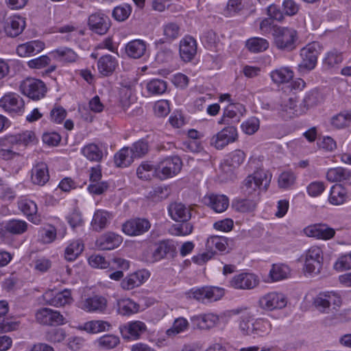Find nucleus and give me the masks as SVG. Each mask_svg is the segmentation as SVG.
<instances>
[{
    "label": "nucleus",
    "instance_id": "obj_1",
    "mask_svg": "<svg viewBox=\"0 0 351 351\" xmlns=\"http://www.w3.org/2000/svg\"><path fill=\"white\" fill-rule=\"evenodd\" d=\"M341 304L340 298L335 293H320L313 300L315 307L321 313H331V316H328L330 320L337 322L343 321V314L339 313L337 306H339Z\"/></svg>",
    "mask_w": 351,
    "mask_h": 351
},
{
    "label": "nucleus",
    "instance_id": "obj_2",
    "mask_svg": "<svg viewBox=\"0 0 351 351\" xmlns=\"http://www.w3.org/2000/svg\"><path fill=\"white\" fill-rule=\"evenodd\" d=\"M272 36L274 45L278 49L284 51H291L296 47L298 34L293 28L274 26Z\"/></svg>",
    "mask_w": 351,
    "mask_h": 351
},
{
    "label": "nucleus",
    "instance_id": "obj_3",
    "mask_svg": "<svg viewBox=\"0 0 351 351\" xmlns=\"http://www.w3.org/2000/svg\"><path fill=\"white\" fill-rule=\"evenodd\" d=\"M271 175L264 169H259L249 175L243 181L242 190L245 195H251L257 189L266 191L271 182Z\"/></svg>",
    "mask_w": 351,
    "mask_h": 351
},
{
    "label": "nucleus",
    "instance_id": "obj_4",
    "mask_svg": "<svg viewBox=\"0 0 351 351\" xmlns=\"http://www.w3.org/2000/svg\"><path fill=\"white\" fill-rule=\"evenodd\" d=\"M304 261V270L310 274H318L322 268L323 253L320 247H310L300 258Z\"/></svg>",
    "mask_w": 351,
    "mask_h": 351
},
{
    "label": "nucleus",
    "instance_id": "obj_5",
    "mask_svg": "<svg viewBox=\"0 0 351 351\" xmlns=\"http://www.w3.org/2000/svg\"><path fill=\"white\" fill-rule=\"evenodd\" d=\"M182 162L178 156L163 159L157 165L158 178L165 180L176 176L181 170Z\"/></svg>",
    "mask_w": 351,
    "mask_h": 351
},
{
    "label": "nucleus",
    "instance_id": "obj_6",
    "mask_svg": "<svg viewBox=\"0 0 351 351\" xmlns=\"http://www.w3.org/2000/svg\"><path fill=\"white\" fill-rule=\"evenodd\" d=\"M25 27V19L17 15L0 18V32L14 38L22 33Z\"/></svg>",
    "mask_w": 351,
    "mask_h": 351
},
{
    "label": "nucleus",
    "instance_id": "obj_7",
    "mask_svg": "<svg viewBox=\"0 0 351 351\" xmlns=\"http://www.w3.org/2000/svg\"><path fill=\"white\" fill-rule=\"evenodd\" d=\"M20 89L23 94L29 99L38 100L45 96L47 91L45 84L40 80L35 78H27L23 80Z\"/></svg>",
    "mask_w": 351,
    "mask_h": 351
},
{
    "label": "nucleus",
    "instance_id": "obj_8",
    "mask_svg": "<svg viewBox=\"0 0 351 351\" xmlns=\"http://www.w3.org/2000/svg\"><path fill=\"white\" fill-rule=\"evenodd\" d=\"M224 294L223 289L217 287H204L191 289L187 295L189 298H193L201 302L217 301L221 299Z\"/></svg>",
    "mask_w": 351,
    "mask_h": 351
},
{
    "label": "nucleus",
    "instance_id": "obj_9",
    "mask_svg": "<svg viewBox=\"0 0 351 351\" xmlns=\"http://www.w3.org/2000/svg\"><path fill=\"white\" fill-rule=\"evenodd\" d=\"M318 48L319 45L317 43H313L301 49L302 61L299 64L300 69L311 71L315 67L319 55Z\"/></svg>",
    "mask_w": 351,
    "mask_h": 351
},
{
    "label": "nucleus",
    "instance_id": "obj_10",
    "mask_svg": "<svg viewBox=\"0 0 351 351\" xmlns=\"http://www.w3.org/2000/svg\"><path fill=\"white\" fill-rule=\"evenodd\" d=\"M238 138L237 129L233 126H228L222 129L211 138L210 143L217 149H222L228 144L237 141Z\"/></svg>",
    "mask_w": 351,
    "mask_h": 351
},
{
    "label": "nucleus",
    "instance_id": "obj_11",
    "mask_svg": "<svg viewBox=\"0 0 351 351\" xmlns=\"http://www.w3.org/2000/svg\"><path fill=\"white\" fill-rule=\"evenodd\" d=\"M38 323L45 326H58L64 324V317L60 312L49 308H41L36 314Z\"/></svg>",
    "mask_w": 351,
    "mask_h": 351
},
{
    "label": "nucleus",
    "instance_id": "obj_12",
    "mask_svg": "<svg viewBox=\"0 0 351 351\" xmlns=\"http://www.w3.org/2000/svg\"><path fill=\"white\" fill-rule=\"evenodd\" d=\"M287 303L286 297L282 293L277 292L269 293L259 300L260 306L267 311L283 308Z\"/></svg>",
    "mask_w": 351,
    "mask_h": 351
},
{
    "label": "nucleus",
    "instance_id": "obj_13",
    "mask_svg": "<svg viewBox=\"0 0 351 351\" xmlns=\"http://www.w3.org/2000/svg\"><path fill=\"white\" fill-rule=\"evenodd\" d=\"M258 277L251 273H241L234 276L230 282V286L237 289H252L259 284Z\"/></svg>",
    "mask_w": 351,
    "mask_h": 351
},
{
    "label": "nucleus",
    "instance_id": "obj_14",
    "mask_svg": "<svg viewBox=\"0 0 351 351\" xmlns=\"http://www.w3.org/2000/svg\"><path fill=\"white\" fill-rule=\"evenodd\" d=\"M176 254V247L169 240L160 241L156 245L152 257V262H157L163 258H173Z\"/></svg>",
    "mask_w": 351,
    "mask_h": 351
},
{
    "label": "nucleus",
    "instance_id": "obj_15",
    "mask_svg": "<svg viewBox=\"0 0 351 351\" xmlns=\"http://www.w3.org/2000/svg\"><path fill=\"white\" fill-rule=\"evenodd\" d=\"M89 29L95 33L104 35L108 31L111 23L110 19L102 13H95L88 17Z\"/></svg>",
    "mask_w": 351,
    "mask_h": 351
},
{
    "label": "nucleus",
    "instance_id": "obj_16",
    "mask_svg": "<svg viewBox=\"0 0 351 351\" xmlns=\"http://www.w3.org/2000/svg\"><path fill=\"white\" fill-rule=\"evenodd\" d=\"M35 141V134L32 131H25L21 134L8 135L0 138V146L6 147L14 145H23L27 146Z\"/></svg>",
    "mask_w": 351,
    "mask_h": 351
},
{
    "label": "nucleus",
    "instance_id": "obj_17",
    "mask_svg": "<svg viewBox=\"0 0 351 351\" xmlns=\"http://www.w3.org/2000/svg\"><path fill=\"white\" fill-rule=\"evenodd\" d=\"M151 227L149 221L144 218H136L123 224L122 230L128 235L136 236L143 234Z\"/></svg>",
    "mask_w": 351,
    "mask_h": 351
},
{
    "label": "nucleus",
    "instance_id": "obj_18",
    "mask_svg": "<svg viewBox=\"0 0 351 351\" xmlns=\"http://www.w3.org/2000/svg\"><path fill=\"white\" fill-rule=\"evenodd\" d=\"M305 234L318 239L328 240L335 237V229L324 223L314 224L304 228Z\"/></svg>",
    "mask_w": 351,
    "mask_h": 351
},
{
    "label": "nucleus",
    "instance_id": "obj_19",
    "mask_svg": "<svg viewBox=\"0 0 351 351\" xmlns=\"http://www.w3.org/2000/svg\"><path fill=\"white\" fill-rule=\"evenodd\" d=\"M123 238L118 234L108 232L101 234L96 241V246L101 250H111L118 247Z\"/></svg>",
    "mask_w": 351,
    "mask_h": 351
},
{
    "label": "nucleus",
    "instance_id": "obj_20",
    "mask_svg": "<svg viewBox=\"0 0 351 351\" xmlns=\"http://www.w3.org/2000/svg\"><path fill=\"white\" fill-rule=\"evenodd\" d=\"M118 66L117 58L107 54L100 57L97 61V69L101 75L108 77L112 75Z\"/></svg>",
    "mask_w": 351,
    "mask_h": 351
},
{
    "label": "nucleus",
    "instance_id": "obj_21",
    "mask_svg": "<svg viewBox=\"0 0 351 351\" xmlns=\"http://www.w3.org/2000/svg\"><path fill=\"white\" fill-rule=\"evenodd\" d=\"M197 53L196 40L190 36H186L180 40V54L184 62L191 61Z\"/></svg>",
    "mask_w": 351,
    "mask_h": 351
},
{
    "label": "nucleus",
    "instance_id": "obj_22",
    "mask_svg": "<svg viewBox=\"0 0 351 351\" xmlns=\"http://www.w3.org/2000/svg\"><path fill=\"white\" fill-rule=\"evenodd\" d=\"M107 307V300L100 295H94L82 302L81 308L87 312L103 313Z\"/></svg>",
    "mask_w": 351,
    "mask_h": 351
},
{
    "label": "nucleus",
    "instance_id": "obj_23",
    "mask_svg": "<svg viewBox=\"0 0 351 351\" xmlns=\"http://www.w3.org/2000/svg\"><path fill=\"white\" fill-rule=\"evenodd\" d=\"M120 329L124 339H137L145 332L146 326L141 321H134L121 327Z\"/></svg>",
    "mask_w": 351,
    "mask_h": 351
},
{
    "label": "nucleus",
    "instance_id": "obj_24",
    "mask_svg": "<svg viewBox=\"0 0 351 351\" xmlns=\"http://www.w3.org/2000/svg\"><path fill=\"white\" fill-rule=\"evenodd\" d=\"M43 296L47 304L57 307L64 306L72 302L71 291L68 289L58 292L55 295H53V291H50L46 292Z\"/></svg>",
    "mask_w": 351,
    "mask_h": 351
},
{
    "label": "nucleus",
    "instance_id": "obj_25",
    "mask_svg": "<svg viewBox=\"0 0 351 351\" xmlns=\"http://www.w3.org/2000/svg\"><path fill=\"white\" fill-rule=\"evenodd\" d=\"M205 205L210 206L217 213H222L227 209L229 205L228 198L223 195L211 194L203 198Z\"/></svg>",
    "mask_w": 351,
    "mask_h": 351
},
{
    "label": "nucleus",
    "instance_id": "obj_26",
    "mask_svg": "<svg viewBox=\"0 0 351 351\" xmlns=\"http://www.w3.org/2000/svg\"><path fill=\"white\" fill-rule=\"evenodd\" d=\"M168 210L171 217L176 221L184 222L191 217L190 209L182 203H172Z\"/></svg>",
    "mask_w": 351,
    "mask_h": 351
},
{
    "label": "nucleus",
    "instance_id": "obj_27",
    "mask_svg": "<svg viewBox=\"0 0 351 351\" xmlns=\"http://www.w3.org/2000/svg\"><path fill=\"white\" fill-rule=\"evenodd\" d=\"M25 106V101L17 94L9 93L0 99V107L3 110H21Z\"/></svg>",
    "mask_w": 351,
    "mask_h": 351
},
{
    "label": "nucleus",
    "instance_id": "obj_28",
    "mask_svg": "<svg viewBox=\"0 0 351 351\" xmlns=\"http://www.w3.org/2000/svg\"><path fill=\"white\" fill-rule=\"evenodd\" d=\"M219 321V317L213 313L202 314L191 317V322L202 330L213 328Z\"/></svg>",
    "mask_w": 351,
    "mask_h": 351
},
{
    "label": "nucleus",
    "instance_id": "obj_29",
    "mask_svg": "<svg viewBox=\"0 0 351 351\" xmlns=\"http://www.w3.org/2000/svg\"><path fill=\"white\" fill-rule=\"evenodd\" d=\"M32 181L34 184L44 186L49 180L48 167L45 163H38L32 169Z\"/></svg>",
    "mask_w": 351,
    "mask_h": 351
},
{
    "label": "nucleus",
    "instance_id": "obj_30",
    "mask_svg": "<svg viewBox=\"0 0 351 351\" xmlns=\"http://www.w3.org/2000/svg\"><path fill=\"white\" fill-rule=\"evenodd\" d=\"M20 210L25 215L29 221L35 224L40 222V218L37 215V205L36 203L29 199L21 200L19 204Z\"/></svg>",
    "mask_w": 351,
    "mask_h": 351
},
{
    "label": "nucleus",
    "instance_id": "obj_31",
    "mask_svg": "<svg viewBox=\"0 0 351 351\" xmlns=\"http://www.w3.org/2000/svg\"><path fill=\"white\" fill-rule=\"evenodd\" d=\"M147 45L142 40H133L129 42L125 47L127 55L134 59H138L143 57L146 51Z\"/></svg>",
    "mask_w": 351,
    "mask_h": 351
},
{
    "label": "nucleus",
    "instance_id": "obj_32",
    "mask_svg": "<svg viewBox=\"0 0 351 351\" xmlns=\"http://www.w3.org/2000/svg\"><path fill=\"white\" fill-rule=\"evenodd\" d=\"M111 217V214L108 211L104 210H97L94 213L91 221V226L93 229L95 231L99 232L106 228L107 226L110 223Z\"/></svg>",
    "mask_w": 351,
    "mask_h": 351
},
{
    "label": "nucleus",
    "instance_id": "obj_33",
    "mask_svg": "<svg viewBox=\"0 0 351 351\" xmlns=\"http://www.w3.org/2000/svg\"><path fill=\"white\" fill-rule=\"evenodd\" d=\"M111 324L104 320H92L87 322L82 326H79L82 330H85L88 333L95 334L101 332L108 331Z\"/></svg>",
    "mask_w": 351,
    "mask_h": 351
},
{
    "label": "nucleus",
    "instance_id": "obj_34",
    "mask_svg": "<svg viewBox=\"0 0 351 351\" xmlns=\"http://www.w3.org/2000/svg\"><path fill=\"white\" fill-rule=\"evenodd\" d=\"M343 60L342 53L336 49H332L326 53L323 59V68L325 70L335 69L343 62Z\"/></svg>",
    "mask_w": 351,
    "mask_h": 351
},
{
    "label": "nucleus",
    "instance_id": "obj_35",
    "mask_svg": "<svg viewBox=\"0 0 351 351\" xmlns=\"http://www.w3.org/2000/svg\"><path fill=\"white\" fill-rule=\"evenodd\" d=\"M294 76L293 71L289 67H280L272 71L270 77L272 81L277 84L289 82Z\"/></svg>",
    "mask_w": 351,
    "mask_h": 351
},
{
    "label": "nucleus",
    "instance_id": "obj_36",
    "mask_svg": "<svg viewBox=\"0 0 351 351\" xmlns=\"http://www.w3.org/2000/svg\"><path fill=\"white\" fill-rule=\"evenodd\" d=\"M136 175L138 178L144 180L158 178L157 165L154 166L147 161L143 162L136 169Z\"/></svg>",
    "mask_w": 351,
    "mask_h": 351
},
{
    "label": "nucleus",
    "instance_id": "obj_37",
    "mask_svg": "<svg viewBox=\"0 0 351 351\" xmlns=\"http://www.w3.org/2000/svg\"><path fill=\"white\" fill-rule=\"evenodd\" d=\"M8 310V303L4 300L0 301V332H1L14 330L17 326L16 322H9L8 319L3 317Z\"/></svg>",
    "mask_w": 351,
    "mask_h": 351
},
{
    "label": "nucleus",
    "instance_id": "obj_38",
    "mask_svg": "<svg viewBox=\"0 0 351 351\" xmlns=\"http://www.w3.org/2000/svg\"><path fill=\"white\" fill-rule=\"evenodd\" d=\"M139 305L132 300L121 299L117 302V311L123 316H128L138 311Z\"/></svg>",
    "mask_w": 351,
    "mask_h": 351
},
{
    "label": "nucleus",
    "instance_id": "obj_39",
    "mask_svg": "<svg viewBox=\"0 0 351 351\" xmlns=\"http://www.w3.org/2000/svg\"><path fill=\"white\" fill-rule=\"evenodd\" d=\"M347 197L346 189L340 184H335L330 189L328 200L333 205H341L346 201Z\"/></svg>",
    "mask_w": 351,
    "mask_h": 351
},
{
    "label": "nucleus",
    "instance_id": "obj_40",
    "mask_svg": "<svg viewBox=\"0 0 351 351\" xmlns=\"http://www.w3.org/2000/svg\"><path fill=\"white\" fill-rule=\"evenodd\" d=\"M53 57L61 62L72 63L78 59L77 54L71 49L61 47L51 52Z\"/></svg>",
    "mask_w": 351,
    "mask_h": 351
},
{
    "label": "nucleus",
    "instance_id": "obj_41",
    "mask_svg": "<svg viewBox=\"0 0 351 351\" xmlns=\"http://www.w3.org/2000/svg\"><path fill=\"white\" fill-rule=\"evenodd\" d=\"M289 267L285 264H273L269 271V277L273 282L287 278L290 275Z\"/></svg>",
    "mask_w": 351,
    "mask_h": 351
},
{
    "label": "nucleus",
    "instance_id": "obj_42",
    "mask_svg": "<svg viewBox=\"0 0 351 351\" xmlns=\"http://www.w3.org/2000/svg\"><path fill=\"white\" fill-rule=\"evenodd\" d=\"M134 158L131 149L123 147L114 155V160L117 167H125L133 162Z\"/></svg>",
    "mask_w": 351,
    "mask_h": 351
},
{
    "label": "nucleus",
    "instance_id": "obj_43",
    "mask_svg": "<svg viewBox=\"0 0 351 351\" xmlns=\"http://www.w3.org/2000/svg\"><path fill=\"white\" fill-rule=\"evenodd\" d=\"M326 178L332 182L349 180L351 179V172L342 167L332 168L327 171Z\"/></svg>",
    "mask_w": 351,
    "mask_h": 351
},
{
    "label": "nucleus",
    "instance_id": "obj_44",
    "mask_svg": "<svg viewBox=\"0 0 351 351\" xmlns=\"http://www.w3.org/2000/svg\"><path fill=\"white\" fill-rule=\"evenodd\" d=\"M180 35V27L176 23H168L163 25V36L164 40L160 39V42L164 43L165 42H171L178 38Z\"/></svg>",
    "mask_w": 351,
    "mask_h": 351
},
{
    "label": "nucleus",
    "instance_id": "obj_45",
    "mask_svg": "<svg viewBox=\"0 0 351 351\" xmlns=\"http://www.w3.org/2000/svg\"><path fill=\"white\" fill-rule=\"evenodd\" d=\"M246 47L252 53H260L269 47V42L263 38L253 37L246 41Z\"/></svg>",
    "mask_w": 351,
    "mask_h": 351
},
{
    "label": "nucleus",
    "instance_id": "obj_46",
    "mask_svg": "<svg viewBox=\"0 0 351 351\" xmlns=\"http://www.w3.org/2000/svg\"><path fill=\"white\" fill-rule=\"evenodd\" d=\"M82 154L90 161L99 162L103 158L102 151L94 143L84 146L82 149Z\"/></svg>",
    "mask_w": 351,
    "mask_h": 351
},
{
    "label": "nucleus",
    "instance_id": "obj_47",
    "mask_svg": "<svg viewBox=\"0 0 351 351\" xmlns=\"http://www.w3.org/2000/svg\"><path fill=\"white\" fill-rule=\"evenodd\" d=\"M7 234H21L27 229V223L23 220L12 219L4 223Z\"/></svg>",
    "mask_w": 351,
    "mask_h": 351
},
{
    "label": "nucleus",
    "instance_id": "obj_48",
    "mask_svg": "<svg viewBox=\"0 0 351 351\" xmlns=\"http://www.w3.org/2000/svg\"><path fill=\"white\" fill-rule=\"evenodd\" d=\"M351 123V112L350 111H341L331 118V124L336 128H345Z\"/></svg>",
    "mask_w": 351,
    "mask_h": 351
},
{
    "label": "nucleus",
    "instance_id": "obj_49",
    "mask_svg": "<svg viewBox=\"0 0 351 351\" xmlns=\"http://www.w3.org/2000/svg\"><path fill=\"white\" fill-rule=\"evenodd\" d=\"M239 329L244 335H253L254 330V320L250 314H244L241 317Z\"/></svg>",
    "mask_w": 351,
    "mask_h": 351
},
{
    "label": "nucleus",
    "instance_id": "obj_50",
    "mask_svg": "<svg viewBox=\"0 0 351 351\" xmlns=\"http://www.w3.org/2000/svg\"><path fill=\"white\" fill-rule=\"evenodd\" d=\"M66 337L65 330L60 328L49 329L45 335V340L51 343H60L65 339Z\"/></svg>",
    "mask_w": 351,
    "mask_h": 351
},
{
    "label": "nucleus",
    "instance_id": "obj_51",
    "mask_svg": "<svg viewBox=\"0 0 351 351\" xmlns=\"http://www.w3.org/2000/svg\"><path fill=\"white\" fill-rule=\"evenodd\" d=\"M245 158V154L243 151L240 149L234 150L230 154V158L221 165V167L224 168L227 166L237 168L242 164Z\"/></svg>",
    "mask_w": 351,
    "mask_h": 351
},
{
    "label": "nucleus",
    "instance_id": "obj_52",
    "mask_svg": "<svg viewBox=\"0 0 351 351\" xmlns=\"http://www.w3.org/2000/svg\"><path fill=\"white\" fill-rule=\"evenodd\" d=\"M271 329L270 322L266 319H258L254 321V330L252 336L263 337L269 333Z\"/></svg>",
    "mask_w": 351,
    "mask_h": 351
},
{
    "label": "nucleus",
    "instance_id": "obj_53",
    "mask_svg": "<svg viewBox=\"0 0 351 351\" xmlns=\"http://www.w3.org/2000/svg\"><path fill=\"white\" fill-rule=\"evenodd\" d=\"M84 246L79 241L71 243L65 250V258L71 261L75 260L83 251Z\"/></svg>",
    "mask_w": 351,
    "mask_h": 351
},
{
    "label": "nucleus",
    "instance_id": "obj_54",
    "mask_svg": "<svg viewBox=\"0 0 351 351\" xmlns=\"http://www.w3.org/2000/svg\"><path fill=\"white\" fill-rule=\"evenodd\" d=\"M132 7L129 4H123L117 6L112 11V17L117 21H124L130 15Z\"/></svg>",
    "mask_w": 351,
    "mask_h": 351
},
{
    "label": "nucleus",
    "instance_id": "obj_55",
    "mask_svg": "<svg viewBox=\"0 0 351 351\" xmlns=\"http://www.w3.org/2000/svg\"><path fill=\"white\" fill-rule=\"evenodd\" d=\"M99 347L104 349H112L119 343V338L113 335H106L97 339Z\"/></svg>",
    "mask_w": 351,
    "mask_h": 351
},
{
    "label": "nucleus",
    "instance_id": "obj_56",
    "mask_svg": "<svg viewBox=\"0 0 351 351\" xmlns=\"http://www.w3.org/2000/svg\"><path fill=\"white\" fill-rule=\"evenodd\" d=\"M147 89L152 94H162L167 89V83L162 80L154 79L147 83Z\"/></svg>",
    "mask_w": 351,
    "mask_h": 351
},
{
    "label": "nucleus",
    "instance_id": "obj_57",
    "mask_svg": "<svg viewBox=\"0 0 351 351\" xmlns=\"http://www.w3.org/2000/svg\"><path fill=\"white\" fill-rule=\"evenodd\" d=\"M193 230V226L188 221L182 222V223L174 225L171 228V233L176 236H185L190 234Z\"/></svg>",
    "mask_w": 351,
    "mask_h": 351
},
{
    "label": "nucleus",
    "instance_id": "obj_58",
    "mask_svg": "<svg viewBox=\"0 0 351 351\" xmlns=\"http://www.w3.org/2000/svg\"><path fill=\"white\" fill-rule=\"evenodd\" d=\"M227 239L222 237L212 236L207 240V247L209 248L215 247L220 252L226 249Z\"/></svg>",
    "mask_w": 351,
    "mask_h": 351
},
{
    "label": "nucleus",
    "instance_id": "obj_59",
    "mask_svg": "<svg viewBox=\"0 0 351 351\" xmlns=\"http://www.w3.org/2000/svg\"><path fill=\"white\" fill-rule=\"evenodd\" d=\"M234 206L239 212H251L255 209L256 203L252 199H242L236 201Z\"/></svg>",
    "mask_w": 351,
    "mask_h": 351
},
{
    "label": "nucleus",
    "instance_id": "obj_60",
    "mask_svg": "<svg viewBox=\"0 0 351 351\" xmlns=\"http://www.w3.org/2000/svg\"><path fill=\"white\" fill-rule=\"evenodd\" d=\"M260 122L256 117H251L241 125L243 131L249 135L254 134L259 128Z\"/></svg>",
    "mask_w": 351,
    "mask_h": 351
},
{
    "label": "nucleus",
    "instance_id": "obj_61",
    "mask_svg": "<svg viewBox=\"0 0 351 351\" xmlns=\"http://www.w3.org/2000/svg\"><path fill=\"white\" fill-rule=\"evenodd\" d=\"M188 326V321L185 318L179 317L174 321L172 328L167 330V335L178 334L187 329Z\"/></svg>",
    "mask_w": 351,
    "mask_h": 351
},
{
    "label": "nucleus",
    "instance_id": "obj_62",
    "mask_svg": "<svg viewBox=\"0 0 351 351\" xmlns=\"http://www.w3.org/2000/svg\"><path fill=\"white\" fill-rule=\"evenodd\" d=\"M321 101L322 98L319 93L312 91L304 99V106L307 109L315 108Z\"/></svg>",
    "mask_w": 351,
    "mask_h": 351
},
{
    "label": "nucleus",
    "instance_id": "obj_63",
    "mask_svg": "<svg viewBox=\"0 0 351 351\" xmlns=\"http://www.w3.org/2000/svg\"><path fill=\"white\" fill-rule=\"evenodd\" d=\"M134 158H141L148 152V144L144 141H138L130 148Z\"/></svg>",
    "mask_w": 351,
    "mask_h": 351
},
{
    "label": "nucleus",
    "instance_id": "obj_64",
    "mask_svg": "<svg viewBox=\"0 0 351 351\" xmlns=\"http://www.w3.org/2000/svg\"><path fill=\"white\" fill-rule=\"evenodd\" d=\"M295 180V176L293 173L286 171L282 173L278 178V184L280 188H288L293 185Z\"/></svg>",
    "mask_w": 351,
    "mask_h": 351
}]
</instances>
